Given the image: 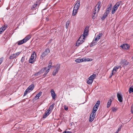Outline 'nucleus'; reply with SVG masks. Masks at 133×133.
<instances>
[{"instance_id": "obj_1", "label": "nucleus", "mask_w": 133, "mask_h": 133, "mask_svg": "<svg viewBox=\"0 0 133 133\" xmlns=\"http://www.w3.org/2000/svg\"><path fill=\"white\" fill-rule=\"evenodd\" d=\"M36 54L35 52L34 51L33 52L29 60L30 63L33 64L36 61Z\"/></svg>"}, {"instance_id": "obj_2", "label": "nucleus", "mask_w": 133, "mask_h": 133, "mask_svg": "<svg viewBox=\"0 0 133 133\" xmlns=\"http://www.w3.org/2000/svg\"><path fill=\"white\" fill-rule=\"evenodd\" d=\"M85 39L84 38L83 36L81 35L77 41L76 46H79L81 44H82L84 42Z\"/></svg>"}, {"instance_id": "obj_3", "label": "nucleus", "mask_w": 133, "mask_h": 133, "mask_svg": "<svg viewBox=\"0 0 133 133\" xmlns=\"http://www.w3.org/2000/svg\"><path fill=\"white\" fill-rule=\"evenodd\" d=\"M50 51L49 48L46 49L43 52L40 57V59L41 60H42L43 58L45 57L46 56L48 55V54L50 52Z\"/></svg>"}, {"instance_id": "obj_4", "label": "nucleus", "mask_w": 133, "mask_h": 133, "mask_svg": "<svg viewBox=\"0 0 133 133\" xmlns=\"http://www.w3.org/2000/svg\"><path fill=\"white\" fill-rule=\"evenodd\" d=\"M41 2L39 0L37 1L36 3L34 4L32 7L31 10L32 11L36 10V9L38 10Z\"/></svg>"}, {"instance_id": "obj_5", "label": "nucleus", "mask_w": 133, "mask_h": 133, "mask_svg": "<svg viewBox=\"0 0 133 133\" xmlns=\"http://www.w3.org/2000/svg\"><path fill=\"white\" fill-rule=\"evenodd\" d=\"M121 2H117L114 6L111 11V13L112 14H114L115 13L118 7L120 5Z\"/></svg>"}, {"instance_id": "obj_6", "label": "nucleus", "mask_w": 133, "mask_h": 133, "mask_svg": "<svg viewBox=\"0 0 133 133\" xmlns=\"http://www.w3.org/2000/svg\"><path fill=\"white\" fill-rule=\"evenodd\" d=\"M21 53L20 52H18L16 53L11 55L9 57V58L10 59H13L14 58H16L17 56Z\"/></svg>"}, {"instance_id": "obj_7", "label": "nucleus", "mask_w": 133, "mask_h": 133, "mask_svg": "<svg viewBox=\"0 0 133 133\" xmlns=\"http://www.w3.org/2000/svg\"><path fill=\"white\" fill-rule=\"evenodd\" d=\"M88 29L89 27L87 26H86L85 30L84 31L83 35H81L83 36V37H84V38L86 36H87L88 35Z\"/></svg>"}, {"instance_id": "obj_8", "label": "nucleus", "mask_w": 133, "mask_h": 133, "mask_svg": "<svg viewBox=\"0 0 133 133\" xmlns=\"http://www.w3.org/2000/svg\"><path fill=\"white\" fill-rule=\"evenodd\" d=\"M95 116V113L92 112L90 116L89 121L90 122H92L94 119Z\"/></svg>"}, {"instance_id": "obj_9", "label": "nucleus", "mask_w": 133, "mask_h": 133, "mask_svg": "<svg viewBox=\"0 0 133 133\" xmlns=\"http://www.w3.org/2000/svg\"><path fill=\"white\" fill-rule=\"evenodd\" d=\"M50 92L51 96L53 99H55L56 97V95L53 89H51L50 90Z\"/></svg>"}, {"instance_id": "obj_10", "label": "nucleus", "mask_w": 133, "mask_h": 133, "mask_svg": "<svg viewBox=\"0 0 133 133\" xmlns=\"http://www.w3.org/2000/svg\"><path fill=\"white\" fill-rule=\"evenodd\" d=\"M80 1L79 0H77L76 1V3L75 5L74 9L78 10L80 6Z\"/></svg>"}, {"instance_id": "obj_11", "label": "nucleus", "mask_w": 133, "mask_h": 133, "mask_svg": "<svg viewBox=\"0 0 133 133\" xmlns=\"http://www.w3.org/2000/svg\"><path fill=\"white\" fill-rule=\"evenodd\" d=\"M117 96L118 100L119 102H122L123 101V98L122 96V95L121 94H119L118 93H117Z\"/></svg>"}, {"instance_id": "obj_12", "label": "nucleus", "mask_w": 133, "mask_h": 133, "mask_svg": "<svg viewBox=\"0 0 133 133\" xmlns=\"http://www.w3.org/2000/svg\"><path fill=\"white\" fill-rule=\"evenodd\" d=\"M7 26V24H5L0 28V34H2L5 30Z\"/></svg>"}, {"instance_id": "obj_13", "label": "nucleus", "mask_w": 133, "mask_h": 133, "mask_svg": "<svg viewBox=\"0 0 133 133\" xmlns=\"http://www.w3.org/2000/svg\"><path fill=\"white\" fill-rule=\"evenodd\" d=\"M34 88V85L33 84H32L27 89L30 92L32 91L33 89Z\"/></svg>"}, {"instance_id": "obj_14", "label": "nucleus", "mask_w": 133, "mask_h": 133, "mask_svg": "<svg viewBox=\"0 0 133 133\" xmlns=\"http://www.w3.org/2000/svg\"><path fill=\"white\" fill-rule=\"evenodd\" d=\"M123 49H129V46L128 44H123L120 46Z\"/></svg>"}, {"instance_id": "obj_15", "label": "nucleus", "mask_w": 133, "mask_h": 133, "mask_svg": "<svg viewBox=\"0 0 133 133\" xmlns=\"http://www.w3.org/2000/svg\"><path fill=\"white\" fill-rule=\"evenodd\" d=\"M109 13L105 11L102 17L101 18V20L102 21L104 20L107 17Z\"/></svg>"}, {"instance_id": "obj_16", "label": "nucleus", "mask_w": 133, "mask_h": 133, "mask_svg": "<svg viewBox=\"0 0 133 133\" xmlns=\"http://www.w3.org/2000/svg\"><path fill=\"white\" fill-rule=\"evenodd\" d=\"M102 35L103 34L102 33H99L96 38H95V40H97L98 41L102 37Z\"/></svg>"}, {"instance_id": "obj_17", "label": "nucleus", "mask_w": 133, "mask_h": 133, "mask_svg": "<svg viewBox=\"0 0 133 133\" xmlns=\"http://www.w3.org/2000/svg\"><path fill=\"white\" fill-rule=\"evenodd\" d=\"M50 112L49 111V110H47V111L45 112L44 115L43 116V118H45L46 117L48 116L50 114Z\"/></svg>"}, {"instance_id": "obj_18", "label": "nucleus", "mask_w": 133, "mask_h": 133, "mask_svg": "<svg viewBox=\"0 0 133 133\" xmlns=\"http://www.w3.org/2000/svg\"><path fill=\"white\" fill-rule=\"evenodd\" d=\"M112 6V4H109L108 6L107 7L106 10L105 11L109 13L110 10L111 9V7Z\"/></svg>"}, {"instance_id": "obj_19", "label": "nucleus", "mask_w": 133, "mask_h": 133, "mask_svg": "<svg viewBox=\"0 0 133 133\" xmlns=\"http://www.w3.org/2000/svg\"><path fill=\"white\" fill-rule=\"evenodd\" d=\"M25 39H24L22 40H21L17 42V43L18 45H21L23 43H25Z\"/></svg>"}, {"instance_id": "obj_20", "label": "nucleus", "mask_w": 133, "mask_h": 133, "mask_svg": "<svg viewBox=\"0 0 133 133\" xmlns=\"http://www.w3.org/2000/svg\"><path fill=\"white\" fill-rule=\"evenodd\" d=\"M93 81V80L92 79L91 77H89L88 78L87 83L88 84H90L92 83Z\"/></svg>"}, {"instance_id": "obj_21", "label": "nucleus", "mask_w": 133, "mask_h": 133, "mask_svg": "<svg viewBox=\"0 0 133 133\" xmlns=\"http://www.w3.org/2000/svg\"><path fill=\"white\" fill-rule=\"evenodd\" d=\"M97 41V40H95V38L93 40L92 42L91 43L90 46L91 47L95 45H96Z\"/></svg>"}, {"instance_id": "obj_22", "label": "nucleus", "mask_w": 133, "mask_h": 133, "mask_svg": "<svg viewBox=\"0 0 133 133\" xmlns=\"http://www.w3.org/2000/svg\"><path fill=\"white\" fill-rule=\"evenodd\" d=\"M112 100L111 99H110L108 101L107 103V108H109L111 105L112 103Z\"/></svg>"}, {"instance_id": "obj_23", "label": "nucleus", "mask_w": 133, "mask_h": 133, "mask_svg": "<svg viewBox=\"0 0 133 133\" xmlns=\"http://www.w3.org/2000/svg\"><path fill=\"white\" fill-rule=\"evenodd\" d=\"M83 59H77L75 60V61L76 62L79 63L84 61V60H83Z\"/></svg>"}, {"instance_id": "obj_24", "label": "nucleus", "mask_w": 133, "mask_h": 133, "mask_svg": "<svg viewBox=\"0 0 133 133\" xmlns=\"http://www.w3.org/2000/svg\"><path fill=\"white\" fill-rule=\"evenodd\" d=\"M60 64H57L55 66V68L56 69L55 70H56L57 71H58L60 68Z\"/></svg>"}, {"instance_id": "obj_25", "label": "nucleus", "mask_w": 133, "mask_h": 133, "mask_svg": "<svg viewBox=\"0 0 133 133\" xmlns=\"http://www.w3.org/2000/svg\"><path fill=\"white\" fill-rule=\"evenodd\" d=\"M31 37L30 35H28L27 36H26L25 38H24L23 39H25V42L27 41Z\"/></svg>"}, {"instance_id": "obj_26", "label": "nucleus", "mask_w": 133, "mask_h": 133, "mask_svg": "<svg viewBox=\"0 0 133 133\" xmlns=\"http://www.w3.org/2000/svg\"><path fill=\"white\" fill-rule=\"evenodd\" d=\"M78 11V10H76V9H73V11L72 13V15L73 16H75L77 12Z\"/></svg>"}, {"instance_id": "obj_27", "label": "nucleus", "mask_w": 133, "mask_h": 133, "mask_svg": "<svg viewBox=\"0 0 133 133\" xmlns=\"http://www.w3.org/2000/svg\"><path fill=\"white\" fill-rule=\"evenodd\" d=\"M47 69V67H45L42 68L40 71H39L41 74L44 73Z\"/></svg>"}, {"instance_id": "obj_28", "label": "nucleus", "mask_w": 133, "mask_h": 133, "mask_svg": "<svg viewBox=\"0 0 133 133\" xmlns=\"http://www.w3.org/2000/svg\"><path fill=\"white\" fill-rule=\"evenodd\" d=\"M42 93V92H40L38 93L35 96V98H37V99H38L39 97L41 95Z\"/></svg>"}, {"instance_id": "obj_29", "label": "nucleus", "mask_w": 133, "mask_h": 133, "mask_svg": "<svg viewBox=\"0 0 133 133\" xmlns=\"http://www.w3.org/2000/svg\"><path fill=\"white\" fill-rule=\"evenodd\" d=\"M50 69L49 68H48V69L44 73V74L42 76L43 77L42 78H44L45 77L48 73L49 72Z\"/></svg>"}, {"instance_id": "obj_30", "label": "nucleus", "mask_w": 133, "mask_h": 133, "mask_svg": "<svg viewBox=\"0 0 133 133\" xmlns=\"http://www.w3.org/2000/svg\"><path fill=\"white\" fill-rule=\"evenodd\" d=\"M100 101H98L94 106L98 108V107L100 104Z\"/></svg>"}, {"instance_id": "obj_31", "label": "nucleus", "mask_w": 133, "mask_h": 133, "mask_svg": "<svg viewBox=\"0 0 133 133\" xmlns=\"http://www.w3.org/2000/svg\"><path fill=\"white\" fill-rule=\"evenodd\" d=\"M55 105V104L54 103H53L51 106L49 107V108L47 110H49V111L50 112V111L51 110H52L53 109L54 106Z\"/></svg>"}, {"instance_id": "obj_32", "label": "nucleus", "mask_w": 133, "mask_h": 133, "mask_svg": "<svg viewBox=\"0 0 133 133\" xmlns=\"http://www.w3.org/2000/svg\"><path fill=\"white\" fill-rule=\"evenodd\" d=\"M122 63L123 65L125 66H126L129 63L127 61H123L122 62Z\"/></svg>"}, {"instance_id": "obj_33", "label": "nucleus", "mask_w": 133, "mask_h": 133, "mask_svg": "<svg viewBox=\"0 0 133 133\" xmlns=\"http://www.w3.org/2000/svg\"><path fill=\"white\" fill-rule=\"evenodd\" d=\"M98 108L97 107H94L93 108V110L92 112H93L94 113H95L97 111V110L98 109Z\"/></svg>"}, {"instance_id": "obj_34", "label": "nucleus", "mask_w": 133, "mask_h": 133, "mask_svg": "<svg viewBox=\"0 0 133 133\" xmlns=\"http://www.w3.org/2000/svg\"><path fill=\"white\" fill-rule=\"evenodd\" d=\"M97 5H98V6L97 8L98 9V11L101 8V2H99Z\"/></svg>"}, {"instance_id": "obj_35", "label": "nucleus", "mask_w": 133, "mask_h": 133, "mask_svg": "<svg viewBox=\"0 0 133 133\" xmlns=\"http://www.w3.org/2000/svg\"><path fill=\"white\" fill-rule=\"evenodd\" d=\"M129 94H131V93L133 92V87H131L129 88Z\"/></svg>"}, {"instance_id": "obj_36", "label": "nucleus", "mask_w": 133, "mask_h": 133, "mask_svg": "<svg viewBox=\"0 0 133 133\" xmlns=\"http://www.w3.org/2000/svg\"><path fill=\"white\" fill-rule=\"evenodd\" d=\"M58 71L56 70H54L52 72V75L54 76H55L56 74L58 73Z\"/></svg>"}, {"instance_id": "obj_37", "label": "nucleus", "mask_w": 133, "mask_h": 133, "mask_svg": "<svg viewBox=\"0 0 133 133\" xmlns=\"http://www.w3.org/2000/svg\"><path fill=\"white\" fill-rule=\"evenodd\" d=\"M96 77V75L95 74H93L90 76L89 77H91V78L93 80H94V79Z\"/></svg>"}, {"instance_id": "obj_38", "label": "nucleus", "mask_w": 133, "mask_h": 133, "mask_svg": "<svg viewBox=\"0 0 133 133\" xmlns=\"http://www.w3.org/2000/svg\"><path fill=\"white\" fill-rule=\"evenodd\" d=\"M41 74L40 72L39 71L37 73H35V74H34V76H39V75H40Z\"/></svg>"}, {"instance_id": "obj_39", "label": "nucleus", "mask_w": 133, "mask_h": 133, "mask_svg": "<svg viewBox=\"0 0 133 133\" xmlns=\"http://www.w3.org/2000/svg\"><path fill=\"white\" fill-rule=\"evenodd\" d=\"M28 92H29V91H28V89H26L25 90V92H24L23 96H25L26 95V94H27Z\"/></svg>"}, {"instance_id": "obj_40", "label": "nucleus", "mask_w": 133, "mask_h": 133, "mask_svg": "<svg viewBox=\"0 0 133 133\" xmlns=\"http://www.w3.org/2000/svg\"><path fill=\"white\" fill-rule=\"evenodd\" d=\"M70 23V22L69 21H67L66 23V29L68 28V25Z\"/></svg>"}, {"instance_id": "obj_41", "label": "nucleus", "mask_w": 133, "mask_h": 133, "mask_svg": "<svg viewBox=\"0 0 133 133\" xmlns=\"http://www.w3.org/2000/svg\"><path fill=\"white\" fill-rule=\"evenodd\" d=\"M97 5H96V6L95 7V10H94L95 11H93V14L94 15H95L96 14V12L95 11H96V9H97V8H96V6Z\"/></svg>"}, {"instance_id": "obj_42", "label": "nucleus", "mask_w": 133, "mask_h": 133, "mask_svg": "<svg viewBox=\"0 0 133 133\" xmlns=\"http://www.w3.org/2000/svg\"><path fill=\"white\" fill-rule=\"evenodd\" d=\"M117 110V109L116 108H112V111H113V112H116Z\"/></svg>"}, {"instance_id": "obj_43", "label": "nucleus", "mask_w": 133, "mask_h": 133, "mask_svg": "<svg viewBox=\"0 0 133 133\" xmlns=\"http://www.w3.org/2000/svg\"><path fill=\"white\" fill-rule=\"evenodd\" d=\"M114 71L112 70V73L111 75L110 76V77H111L114 75L115 74V72H114Z\"/></svg>"}, {"instance_id": "obj_44", "label": "nucleus", "mask_w": 133, "mask_h": 133, "mask_svg": "<svg viewBox=\"0 0 133 133\" xmlns=\"http://www.w3.org/2000/svg\"><path fill=\"white\" fill-rule=\"evenodd\" d=\"M24 59H25V58H24V57H22V58L21 59V62H23L24 61Z\"/></svg>"}, {"instance_id": "obj_45", "label": "nucleus", "mask_w": 133, "mask_h": 133, "mask_svg": "<svg viewBox=\"0 0 133 133\" xmlns=\"http://www.w3.org/2000/svg\"><path fill=\"white\" fill-rule=\"evenodd\" d=\"M121 127H120L118 129V130H117V131L116 132V133H118V132L120 130H121Z\"/></svg>"}, {"instance_id": "obj_46", "label": "nucleus", "mask_w": 133, "mask_h": 133, "mask_svg": "<svg viewBox=\"0 0 133 133\" xmlns=\"http://www.w3.org/2000/svg\"><path fill=\"white\" fill-rule=\"evenodd\" d=\"M84 61L85 60V61H92V59H91V58H90V59H89L88 58V59H87L86 60H84Z\"/></svg>"}, {"instance_id": "obj_47", "label": "nucleus", "mask_w": 133, "mask_h": 133, "mask_svg": "<svg viewBox=\"0 0 133 133\" xmlns=\"http://www.w3.org/2000/svg\"><path fill=\"white\" fill-rule=\"evenodd\" d=\"M3 60V58H0V65L1 64Z\"/></svg>"}, {"instance_id": "obj_48", "label": "nucleus", "mask_w": 133, "mask_h": 133, "mask_svg": "<svg viewBox=\"0 0 133 133\" xmlns=\"http://www.w3.org/2000/svg\"><path fill=\"white\" fill-rule=\"evenodd\" d=\"M62 133H72L71 132L69 131H65L63 132Z\"/></svg>"}, {"instance_id": "obj_49", "label": "nucleus", "mask_w": 133, "mask_h": 133, "mask_svg": "<svg viewBox=\"0 0 133 133\" xmlns=\"http://www.w3.org/2000/svg\"><path fill=\"white\" fill-rule=\"evenodd\" d=\"M116 67V68H117V70L118 69H119V68H121V66H115Z\"/></svg>"}, {"instance_id": "obj_50", "label": "nucleus", "mask_w": 133, "mask_h": 133, "mask_svg": "<svg viewBox=\"0 0 133 133\" xmlns=\"http://www.w3.org/2000/svg\"><path fill=\"white\" fill-rule=\"evenodd\" d=\"M117 69L116 67V66H115L114 68H113V71H116L117 70Z\"/></svg>"}, {"instance_id": "obj_51", "label": "nucleus", "mask_w": 133, "mask_h": 133, "mask_svg": "<svg viewBox=\"0 0 133 133\" xmlns=\"http://www.w3.org/2000/svg\"><path fill=\"white\" fill-rule=\"evenodd\" d=\"M64 109L65 110H68V107H66V106H64Z\"/></svg>"}, {"instance_id": "obj_52", "label": "nucleus", "mask_w": 133, "mask_h": 133, "mask_svg": "<svg viewBox=\"0 0 133 133\" xmlns=\"http://www.w3.org/2000/svg\"><path fill=\"white\" fill-rule=\"evenodd\" d=\"M51 65H48V68L50 69L51 67Z\"/></svg>"}, {"instance_id": "obj_53", "label": "nucleus", "mask_w": 133, "mask_h": 133, "mask_svg": "<svg viewBox=\"0 0 133 133\" xmlns=\"http://www.w3.org/2000/svg\"><path fill=\"white\" fill-rule=\"evenodd\" d=\"M52 64V63L51 62H50V63H49V64L48 65H51H51Z\"/></svg>"}, {"instance_id": "obj_54", "label": "nucleus", "mask_w": 133, "mask_h": 133, "mask_svg": "<svg viewBox=\"0 0 133 133\" xmlns=\"http://www.w3.org/2000/svg\"><path fill=\"white\" fill-rule=\"evenodd\" d=\"M92 18L94 19L95 18V15H93L92 16Z\"/></svg>"}, {"instance_id": "obj_55", "label": "nucleus", "mask_w": 133, "mask_h": 133, "mask_svg": "<svg viewBox=\"0 0 133 133\" xmlns=\"http://www.w3.org/2000/svg\"><path fill=\"white\" fill-rule=\"evenodd\" d=\"M46 19L47 21H48L49 20L48 18L47 17L46 18Z\"/></svg>"}, {"instance_id": "obj_56", "label": "nucleus", "mask_w": 133, "mask_h": 133, "mask_svg": "<svg viewBox=\"0 0 133 133\" xmlns=\"http://www.w3.org/2000/svg\"><path fill=\"white\" fill-rule=\"evenodd\" d=\"M115 133H116V132Z\"/></svg>"}]
</instances>
